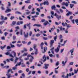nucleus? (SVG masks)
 I'll use <instances>...</instances> for the list:
<instances>
[{"label": "nucleus", "mask_w": 78, "mask_h": 78, "mask_svg": "<svg viewBox=\"0 0 78 78\" xmlns=\"http://www.w3.org/2000/svg\"><path fill=\"white\" fill-rule=\"evenodd\" d=\"M13 54L14 56H13V55H12V54H10V52H9V51H8L5 53L6 55H9V56H10V57H11L13 58H14V57H16V52H14Z\"/></svg>", "instance_id": "f257e3e1"}, {"label": "nucleus", "mask_w": 78, "mask_h": 78, "mask_svg": "<svg viewBox=\"0 0 78 78\" xmlns=\"http://www.w3.org/2000/svg\"><path fill=\"white\" fill-rule=\"evenodd\" d=\"M46 58H45V55H44L43 57V59L41 58V60L40 61V62L41 63V64H43L42 62H44L46 61Z\"/></svg>", "instance_id": "f03ea898"}, {"label": "nucleus", "mask_w": 78, "mask_h": 78, "mask_svg": "<svg viewBox=\"0 0 78 78\" xmlns=\"http://www.w3.org/2000/svg\"><path fill=\"white\" fill-rule=\"evenodd\" d=\"M59 45H58V47H57L56 49H55V51L56 53H58L59 51V48H60V45H61V44L60 42L58 43Z\"/></svg>", "instance_id": "7ed1b4c3"}, {"label": "nucleus", "mask_w": 78, "mask_h": 78, "mask_svg": "<svg viewBox=\"0 0 78 78\" xmlns=\"http://www.w3.org/2000/svg\"><path fill=\"white\" fill-rule=\"evenodd\" d=\"M7 9L5 11V12H10L11 11V10L10 9H9V7L7 6Z\"/></svg>", "instance_id": "20e7f679"}, {"label": "nucleus", "mask_w": 78, "mask_h": 78, "mask_svg": "<svg viewBox=\"0 0 78 78\" xmlns=\"http://www.w3.org/2000/svg\"><path fill=\"white\" fill-rule=\"evenodd\" d=\"M69 3H68V2H66V3H65V2H63L62 3V4L63 5H65V6H66V7H67V6H69Z\"/></svg>", "instance_id": "39448f33"}, {"label": "nucleus", "mask_w": 78, "mask_h": 78, "mask_svg": "<svg viewBox=\"0 0 78 78\" xmlns=\"http://www.w3.org/2000/svg\"><path fill=\"white\" fill-rule=\"evenodd\" d=\"M49 2L48 1H45L42 3V4L44 5H49Z\"/></svg>", "instance_id": "423d86ee"}, {"label": "nucleus", "mask_w": 78, "mask_h": 78, "mask_svg": "<svg viewBox=\"0 0 78 78\" xmlns=\"http://www.w3.org/2000/svg\"><path fill=\"white\" fill-rule=\"evenodd\" d=\"M26 34H25V32H24L23 34L24 35V36L26 38H27L28 37V33L27 32Z\"/></svg>", "instance_id": "0eeeda50"}, {"label": "nucleus", "mask_w": 78, "mask_h": 78, "mask_svg": "<svg viewBox=\"0 0 78 78\" xmlns=\"http://www.w3.org/2000/svg\"><path fill=\"white\" fill-rule=\"evenodd\" d=\"M44 68L45 69H48V66H49V64H44Z\"/></svg>", "instance_id": "6e6552de"}, {"label": "nucleus", "mask_w": 78, "mask_h": 78, "mask_svg": "<svg viewBox=\"0 0 78 78\" xmlns=\"http://www.w3.org/2000/svg\"><path fill=\"white\" fill-rule=\"evenodd\" d=\"M74 51V48H73L72 49L70 50V52H71V55H73V51Z\"/></svg>", "instance_id": "1a4fd4ad"}, {"label": "nucleus", "mask_w": 78, "mask_h": 78, "mask_svg": "<svg viewBox=\"0 0 78 78\" xmlns=\"http://www.w3.org/2000/svg\"><path fill=\"white\" fill-rule=\"evenodd\" d=\"M54 43V40H52L50 42V47H52L53 46V44Z\"/></svg>", "instance_id": "9d476101"}, {"label": "nucleus", "mask_w": 78, "mask_h": 78, "mask_svg": "<svg viewBox=\"0 0 78 78\" xmlns=\"http://www.w3.org/2000/svg\"><path fill=\"white\" fill-rule=\"evenodd\" d=\"M54 49H55V48L53 47L50 49V51L52 54H54Z\"/></svg>", "instance_id": "9b49d317"}, {"label": "nucleus", "mask_w": 78, "mask_h": 78, "mask_svg": "<svg viewBox=\"0 0 78 78\" xmlns=\"http://www.w3.org/2000/svg\"><path fill=\"white\" fill-rule=\"evenodd\" d=\"M62 63L63 64L62 66H65V65H66V64L67 63V61H66L65 62L64 61H62Z\"/></svg>", "instance_id": "f8f14e48"}, {"label": "nucleus", "mask_w": 78, "mask_h": 78, "mask_svg": "<svg viewBox=\"0 0 78 78\" xmlns=\"http://www.w3.org/2000/svg\"><path fill=\"white\" fill-rule=\"evenodd\" d=\"M12 69H8L7 71V74H11V73H9L10 72H12Z\"/></svg>", "instance_id": "ddd939ff"}, {"label": "nucleus", "mask_w": 78, "mask_h": 78, "mask_svg": "<svg viewBox=\"0 0 78 78\" xmlns=\"http://www.w3.org/2000/svg\"><path fill=\"white\" fill-rule=\"evenodd\" d=\"M45 49H46V50H47V47H46V48L45 47L44 48V51H42V52L43 53H45L46 52V51L45 50Z\"/></svg>", "instance_id": "4468645a"}, {"label": "nucleus", "mask_w": 78, "mask_h": 78, "mask_svg": "<svg viewBox=\"0 0 78 78\" xmlns=\"http://www.w3.org/2000/svg\"><path fill=\"white\" fill-rule=\"evenodd\" d=\"M18 59H19V58H17V57H16L15 59L14 60L15 64H16V63H17V61H18Z\"/></svg>", "instance_id": "2eb2a0df"}, {"label": "nucleus", "mask_w": 78, "mask_h": 78, "mask_svg": "<svg viewBox=\"0 0 78 78\" xmlns=\"http://www.w3.org/2000/svg\"><path fill=\"white\" fill-rule=\"evenodd\" d=\"M71 14H72V12H68V13L66 14V16H70Z\"/></svg>", "instance_id": "dca6fc26"}, {"label": "nucleus", "mask_w": 78, "mask_h": 78, "mask_svg": "<svg viewBox=\"0 0 78 78\" xmlns=\"http://www.w3.org/2000/svg\"><path fill=\"white\" fill-rule=\"evenodd\" d=\"M44 43L42 42L40 44V47H41V50H43V45H44Z\"/></svg>", "instance_id": "f3484780"}, {"label": "nucleus", "mask_w": 78, "mask_h": 78, "mask_svg": "<svg viewBox=\"0 0 78 78\" xmlns=\"http://www.w3.org/2000/svg\"><path fill=\"white\" fill-rule=\"evenodd\" d=\"M6 45H5L3 46H1L0 48L1 49H2V50H3L4 48H6Z\"/></svg>", "instance_id": "a211bd4d"}, {"label": "nucleus", "mask_w": 78, "mask_h": 78, "mask_svg": "<svg viewBox=\"0 0 78 78\" xmlns=\"http://www.w3.org/2000/svg\"><path fill=\"white\" fill-rule=\"evenodd\" d=\"M52 9H54V10H55L56 9V6H55V5H54L53 6H52L51 7Z\"/></svg>", "instance_id": "6ab92c4d"}, {"label": "nucleus", "mask_w": 78, "mask_h": 78, "mask_svg": "<svg viewBox=\"0 0 78 78\" xmlns=\"http://www.w3.org/2000/svg\"><path fill=\"white\" fill-rule=\"evenodd\" d=\"M56 17L57 18V19H58V20H59V19H61V16H59L58 15L56 16Z\"/></svg>", "instance_id": "aec40b11"}, {"label": "nucleus", "mask_w": 78, "mask_h": 78, "mask_svg": "<svg viewBox=\"0 0 78 78\" xmlns=\"http://www.w3.org/2000/svg\"><path fill=\"white\" fill-rule=\"evenodd\" d=\"M67 27V29H69L70 28V27H72V26H70L69 24H68L66 26Z\"/></svg>", "instance_id": "412c9836"}, {"label": "nucleus", "mask_w": 78, "mask_h": 78, "mask_svg": "<svg viewBox=\"0 0 78 78\" xmlns=\"http://www.w3.org/2000/svg\"><path fill=\"white\" fill-rule=\"evenodd\" d=\"M15 14H22V13L20 12H19L18 11H16L15 12Z\"/></svg>", "instance_id": "4be33fe9"}, {"label": "nucleus", "mask_w": 78, "mask_h": 78, "mask_svg": "<svg viewBox=\"0 0 78 78\" xmlns=\"http://www.w3.org/2000/svg\"><path fill=\"white\" fill-rule=\"evenodd\" d=\"M28 53H24L23 55H22V56H26L28 55Z\"/></svg>", "instance_id": "5701e85b"}, {"label": "nucleus", "mask_w": 78, "mask_h": 78, "mask_svg": "<svg viewBox=\"0 0 78 78\" xmlns=\"http://www.w3.org/2000/svg\"><path fill=\"white\" fill-rule=\"evenodd\" d=\"M27 58H30V57H31V58H32V59H34V57H33L31 56V55L30 54H29L27 56Z\"/></svg>", "instance_id": "b1692460"}, {"label": "nucleus", "mask_w": 78, "mask_h": 78, "mask_svg": "<svg viewBox=\"0 0 78 78\" xmlns=\"http://www.w3.org/2000/svg\"><path fill=\"white\" fill-rule=\"evenodd\" d=\"M16 21H13L12 22V24L11 25L12 26L16 25Z\"/></svg>", "instance_id": "393cba45"}, {"label": "nucleus", "mask_w": 78, "mask_h": 78, "mask_svg": "<svg viewBox=\"0 0 78 78\" xmlns=\"http://www.w3.org/2000/svg\"><path fill=\"white\" fill-rule=\"evenodd\" d=\"M20 65H21V62H20L18 64H17L15 65V67H17V66H20Z\"/></svg>", "instance_id": "a878e982"}, {"label": "nucleus", "mask_w": 78, "mask_h": 78, "mask_svg": "<svg viewBox=\"0 0 78 78\" xmlns=\"http://www.w3.org/2000/svg\"><path fill=\"white\" fill-rule=\"evenodd\" d=\"M48 23V21H46L45 22H44L43 23L44 25V26H46V25H47Z\"/></svg>", "instance_id": "bb28decb"}, {"label": "nucleus", "mask_w": 78, "mask_h": 78, "mask_svg": "<svg viewBox=\"0 0 78 78\" xmlns=\"http://www.w3.org/2000/svg\"><path fill=\"white\" fill-rule=\"evenodd\" d=\"M34 48L35 49V50H36V49H37L36 48V47H37V45L36 44H34Z\"/></svg>", "instance_id": "cd10ccee"}, {"label": "nucleus", "mask_w": 78, "mask_h": 78, "mask_svg": "<svg viewBox=\"0 0 78 78\" xmlns=\"http://www.w3.org/2000/svg\"><path fill=\"white\" fill-rule=\"evenodd\" d=\"M10 45L11 48H14V47H15V46L14 45L11 44V43L10 44Z\"/></svg>", "instance_id": "c85d7f7f"}, {"label": "nucleus", "mask_w": 78, "mask_h": 78, "mask_svg": "<svg viewBox=\"0 0 78 78\" xmlns=\"http://www.w3.org/2000/svg\"><path fill=\"white\" fill-rule=\"evenodd\" d=\"M70 6V8H73V6H74V4H70L69 5Z\"/></svg>", "instance_id": "c756f323"}, {"label": "nucleus", "mask_w": 78, "mask_h": 78, "mask_svg": "<svg viewBox=\"0 0 78 78\" xmlns=\"http://www.w3.org/2000/svg\"><path fill=\"white\" fill-rule=\"evenodd\" d=\"M58 65H59V62H57L55 64V66H58Z\"/></svg>", "instance_id": "7c9ffc66"}, {"label": "nucleus", "mask_w": 78, "mask_h": 78, "mask_svg": "<svg viewBox=\"0 0 78 78\" xmlns=\"http://www.w3.org/2000/svg\"><path fill=\"white\" fill-rule=\"evenodd\" d=\"M43 39L45 41H46V40H48V38L47 37H43Z\"/></svg>", "instance_id": "2f4dec72"}, {"label": "nucleus", "mask_w": 78, "mask_h": 78, "mask_svg": "<svg viewBox=\"0 0 78 78\" xmlns=\"http://www.w3.org/2000/svg\"><path fill=\"white\" fill-rule=\"evenodd\" d=\"M16 45H17V47H21V46H22V44H16Z\"/></svg>", "instance_id": "473e14b6"}, {"label": "nucleus", "mask_w": 78, "mask_h": 78, "mask_svg": "<svg viewBox=\"0 0 78 78\" xmlns=\"http://www.w3.org/2000/svg\"><path fill=\"white\" fill-rule=\"evenodd\" d=\"M9 34V33H8L6 32H5L4 33V35H5V36H7V34Z\"/></svg>", "instance_id": "72a5a7b5"}, {"label": "nucleus", "mask_w": 78, "mask_h": 78, "mask_svg": "<svg viewBox=\"0 0 78 78\" xmlns=\"http://www.w3.org/2000/svg\"><path fill=\"white\" fill-rule=\"evenodd\" d=\"M55 11H56L58 12V13H59V14H60V12H59V10H58L57 9H56L55 10Z\"/></svg>", "instance_id": "f704fd0d"}, {"label": "nucleus", "mask_w": 78, "mask_h": 78, "mask_svg": "<svg viewBox=\"0 0 78 78\" xmlns=\"http://www.w3.org/2000/svg\"><path fill=\"white\" fill-rule=\"evenodd\" d=\"M33 58H31H31L29 59V61L30 62H32L33 60Z\"/></svg>", "instance_id": "c9c22d12"}, {"label": "nucleus", "mask_w": 78, "mask_h": 78, "mask_svg": "<svg viewBox=\"0 0 78 78\" xmlns=\"http://www.w3.org/2000/svg\"><path fill=\"white\" fill-rule=\"evenodd\" d=\"M73 62H70L69 63V65H70V66H72V65L73 64Z\"/></svg>", "instance_id": "e433bc0d"}, {"label": "nucleus", "mask_w": 78, "mask_h": 78, "mask_svg": "<svg viewBox=\"0 0 78 78\" xmlns=\"http://www.w3.org/2000/svg\"><path fill=\"white\" fill-rule=\"evenodd\" d=\"M5 22V21H0V25H3V23Z\"/></svg>", "instance_id": "4c0bfd02"}, {"label": "nucleus", "mask_w": 78, "mask_h": 78, "mask_svg": "<svg viewBox=\"0 0 78 78\" xmlns=\"http://www.w3.org/2000/svg\"><path fill=\"white\" fill-rule=\"evenodd\" d=\"M58 37V36L57 35L55 37H54V39L55 41H56V39H57V37Z\"/></svg>", "instance_id": "58836bf2"}, {"label": "nucleus", "mask_w": 78, "mask_h": 78, "mask_svg": "<svg viewBox=\"0 0 78 78\" xmlns=\"http://www.w3.org/2000/svg\"><path fill=\"white\" fill-rule=\"evenodd\" d=\"M71 2L72 3H74V4H76V2L75 1H72Z\"/></svg>", "instance_id": "ea45409f"}, {"label": "nucleus", "mask_w": 78, "mask_h": 78, "mask_svg": "<svg viewBox=\"0 0 78 78\" xmlns=\"http://www.w3.org/2000/svg\"><path fill=\"white\" fill-rule=\"evenodd\" d=\"M23 50H24V51L27 52L28 51V50H27V48H24Z\"/></svg>", "instance_id": "a19ab883"}, {"label": "nucleus", "mask_w": 78, "mask_h": 78, "mask_svg": "<svg viewBox=\"0 0 78 78\" xmlns=\"http://www.w3.org/2000/svg\"><path fill=\"white\" fill-rule=\"evenodd\" d=\"M25 3H26L28 4V3H30L31 2L28 1H25Z\"/></svg>", "instance_id": "79ce46f5"}, {"label": "nucleus", "mask_w": 78, "mask_h": 78, "mask_svg": "<svg viewBox=\"0 0 78 78\" xmlns=\"http://www.w3.org/2000/svg\"><path fill=\"white\" fill-rule=\"evenodd\" d=\"M30 24H31V23H29L27 24V27H30Z\"/></svg>", "instance_id": "37998d69"}, {"label": "nucleus", "mask_w": 78, "mask_h": 78, "mask_svg": "<svg viewBox=\"0 0 78 78\" xmlns=\"http://www.w3.org/2000/svg\"><path fill=\"white\" fill-rule=\"evenodd\" d=\"M1 20H4V16H1Z\"/></svg>", "instance_id": "c03bdc74"}, {"label": "nucleus", "mask_w": 78, "mask_h": 78, "mask_svg": "<svg viewBox=\"0 0 78 78\" xmlns=\"http://www.w3.org/2000/svg\"><path fill=\"white\" fill-rule=\"evenodd\" d=\"M12 69L13 70H16V69H17V67H16V66H15L12 67Z\"/></svg>", "instance_id": "a18cd8bd"}, {"label": "nucleus", "mask_w": 78, "mask_h": 78, "mask_svg": "<svg viewBox=\"0 0 78 78\" xmlns=\"http://www.w3.org/2000/svg\"><path fill=\"white\" fill-rule=\"evenodd\" d=\"M59 11H60V12H61L62 13H63V12H64V11H63V10H62L61 9H59Z\"/></svg>", "instance_id": "49530a36"}, {"label": "nucleus", "mask_w": 78, "mask_h": 78, "mask_svg": "<svg viewBox=\"0 0 78 78\" xmlns=\"http://www.w3.org/2000/svg\"><path fill=\"white\" fill-rule=\"evenodd\" d=\"M35 55H37V49H36V50H35Z\"/></svg>", "instance_id": "de8ad7c7"}, {"label": "nucleus", "mask_w": 78, "mask_h": 78, "mask_svg": "<svg viewBox=\"0 0 78 78\" xmlns=\"http://www.w3.org/2000/svg\"><path fill=\"white\" fill-rule=\"evenodd\" d=\"M11 47L8 46H7V49L8 50L9 49H11Z\"/></svg>", "instance_id": "09e8293b"}, {"label": "nucleus", "mask_w": 78, "mask_h": 78, "mask_svg": "<svg viewBox=\"0 0 78 78\" xmlns=\"http://www.w3.org/2000/svg\"><path fill=\"white\" fill-rule=\"evenodd\" d=\"M64 78H69V74H67L66 76L64 77Z\"/></svg>", "instance_id": "8fccbe9b"}, {"label": "nucleus", "mask_w": 78, "mask_h": 78, "mask_svg": "<svg viewBox=\"0 0 78 78\" xmlns=\"http://www.w3.org/2000/svg\"><path fill=\"white\" fill-rule=\"evenodd\" d=\"M35 17H37V16H36V15H35L34 16H32V18L34 19V18Z\"/></svg>", "instance_id": "3c124183"}, {"label": "nucleus", "mask_w": 78, "mask_h": 78, "mask_svg": "<svg viewBox=\"0 0 78 78\" xmlns=\"http://www.w3.org/2000/svg\"><path fill=\"white\" fill-rule=\"evenodd\" d=\"M54 14H55V12H54L52 11L51 12V14L52 15V16L54 15Z\"/></svg>", "instance_id": "603ef678"}, {"label": "nucleus", "mask_w": 78, "mask_h": 78, "mask_svg": "<svg viewBox=\"0 0 78 78\" xmlns=\"http://www.w3.org/2000/svg\"><path fill=\"white\" fill-rule=\"evenodd\" d=\"M22 43L23 44H27V42H25V41H22Z\"/></svg>", "instance_id": "864d4df0"}, {"label": "nucleus", "mask_w": 78, "mask_h": 78, "mask_svg": "<svg viewBox=\"0 0 78 78\" xmlns=\"http://www.w3.org/2000/svg\"><path fill=\"white\" fill-rule=\"evenodd\" d=\"M33 34L32 32H31V31H30V33H29V36H31V35L32 34Z\"/></svg>", "instance_id": "5fc2aeb1"}, {"label": "nucleus", "mask_w": 78, "mask_h": 78, "mask_svg": "<svg viewBox=\"0 0 78 78\" xmlns=\"http://www.w3.org/2000/svg\"><path fill=\"white\" fill-rule=\"evenodd\" d=\"M65 33H66V34H67V33H69V31L67 30H66L65 31Z\"/></svg>", "instance_id": "6e6d98bb"}, {"label": "nucleus", "mask_w": 78, "mask_h": 78, "mask_svg": "<svg viewBox=\"0 0 78 78\" xmlns=\"http://www.w3.org/2000/svg\"><path fill=\"white\" fill-rule=\"evenodd\" d=\"M31 7H32V6L31 5H29L28 6V9H31Z\"/></svg>", "instance_id": "4d7b16f0"}, {"label": "nucleus", "mask_w": 78, "mask_h": 78, "mask_svg": "<svg viewBox=\"0 0 78 78\" xmlns=\"http://www.w3.org/2000/svg\"><path fill=\"white\" fill-rule=\"evenodd\" d=\"M37 27H42V26H41V24H37Z\"/></svg>", "instance_id": "13d9d810"}, {"label": "nucleus", "mask_w": 78, "mask_h": 78, "mask_svg": "<svg viewBox=\"0 0 78 78\" xmlns=\"http://www.w3.org/2000/svg\"><path fill=\"white\" fill-rule=\"evenodd\" d=\"M9 59L11 61H14V59L13 58H10Z\"/></svg>", "instance_id": "bf43d9fd"}, {"label": "nucleus", "mask_w": 78, "mask_h": 78, "mask_svg": "<svg viewBox=\"0 0 78 78\" xmlns=\"http://www.w3.org/2000/svg\"><path fill=\"white\" fill-rule=\"evenodd\" d=\"M49 56H50V57H53V55L51 54H49Z\"/></svg>", "instance_id": "052dcab7"}, {"label": "nucleus", "mask_w": 78, "mask_h": 78, "mask_svg": "<svg viewBox=\"0 0 78 78\" xmlns=\"http://www.w3.org/2000/svg\"><path fill=\"white\" fill-rule=\"evenodd\" d=\"M16 39V37L15 36H14L13 37V40H15Z\"/></svg>", "instance_id": "680f3d73"}, {"label": "nucleus", "mask_w": 78, "mask_h": 78, "mask_svg": "<svg viewBox=\"0 0 78 78\" xmlns=\"http://www.w3.org/2000/svg\"><path fill=\"white\" fill-rule=\"evenodd\" d=\"M14 16H11L10 18V19L11 20H12V19H14Z\"/></svg>", "instance_id": "e2e57ef3"}, {"label": "nucleus", "mask_w": 78, "mask_h": 78, "mask_svg": "<svg viewBox=\"0 0 78 78\" xmlns=\"http://www.w3.org/2000/svg\"><path fill=\"white\" fill-rule=\"evenodd\" d=\"M35 73H36L35 71H33L32 73V74H33V75H34V74H35Z\"/></svg>", "instance_id": "0e129e2a"}, {"label": "nucleus", "mask_w": 78, "mask_h": 78, "mask_svg": "<svg viewBox=\"0 0 78 78\" xmlns=\"http://www.w3.org/2000/svg\"><path fill=\"white\" fill-rule=\"evenodd\" d=\"M37 10L38 12H41V10H40V9L38 8H37Z\"/></svg>", "instance_id": "69168bd1"}, {"label": "nucleus", "mask_w": 78, "mask_h": 78, "mask_svg": "<svg viewBox=\"0 0 78 78\" xmlns=\"http://www.w3.org/2000/svg\"><path fill=\"white\" fill-rule=\"evenodd\" d=\"M64 40V39H60V42L62 43V42H63V41Z\"/></svg>", "instance_id": "338daca9"}, {"label": "nucleus", "mask_w": 78, "mask_h": 78, "mask_svg": "<svg viewBox=\"0 0 78 78\" xmlns=\"http://www.w3.org/2000/svg\"><path fill=\"white\" fill-rule=\"evenodd\" d=\"M1 8L2 10H5V8L3 7V6H2L1 7Z\"/></svg>", "instance_id": "774afa93"}]
</instances>
